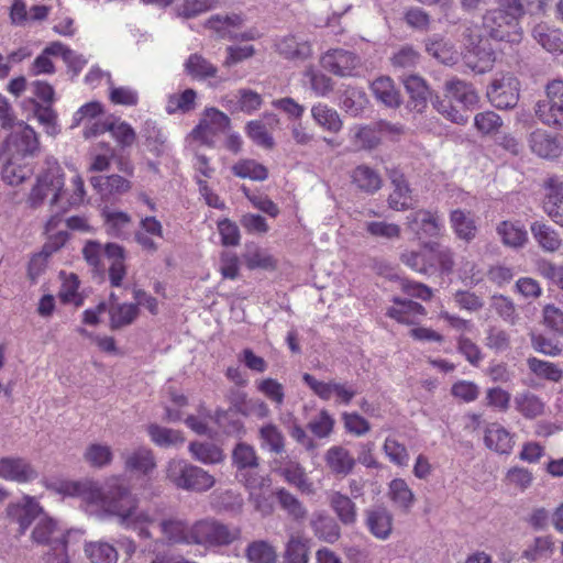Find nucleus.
<instances>
[{"instance_id":"obj_1","label":"nucleus","mask_w":563,"mask_h":563,"mask_svg":"<svg viewBox=\"0 0 563 563\" xmlns=\"http://www.w3.org/2000/svg\"><path fill=\"white\" fill-rule=\"evenodd\" d=\"M58 493L79 497L90 504H100L110 515L118 518V522L125 529L137 531L142 539H152L148 526L156 521L150 510H140L139 497L132 493L130 486L120 476L109 477L102 487L91 481L62 482Z\"/></svg>"},{"instance_id":"obj_2","label":"nucleus","mask_w":563,"mask_h":563,"mask_svg":"<svg viewBox=\"0 0 563 563\" xmlns=\"http://www.w3.org/2000/svg\"><path fill=\"white\" fill-rule=\"evenodd\" d=\"M79 530H66L53 518L43 514L37 518L32 531V539L38 544H45L44 553L46 563H70L68 549L73 542L81 538Z\"/></svg>"},{"instance_id":"obj_3","label":"nucleus","mask_w":563,"mask_h":563,"mask_svg":"<svg viewBox=\"0 0 563 563\" xmlns=\"http://www.w3.org/2000/svg\"><path fill=\"white\" fill-rule=\"evenodd\" d=\"M192 533V545L216 552L239 541L242 537V529L216 518H203L194 522Z\"/></svg>"},{"instance_id":"obj_4","label":"nucleus","mask_w":563,"mask_h":563,"mask_svg":"<svg viewBox=\"0 0 563 563\" xmlns=\"http://www.w3.org/2000/svg\"><path fill=\"white\" fill-rule=\"evenodd\" d=\"M64 186L65 178L60 165L55 158L47 157L45 168L37 175L36 181L29 194L27 203L32 208H37L44 203L45 199L49 198L51 205H56Z\"/></svg>"},{"instance_id":"obj_5","label":"nucleus","mask_w":563,"mask_h":563,"mask_svg":"<svg viewBox=\"0 0 563 563\" xmlns=\"http://www.w3.org/2000/svg\"><path fill=\"white\" fill-rule=\"evenodd\" d=\"M165 473L166 479L178 489L203 493L216 484L214 477L209 472L185 460H170Z\"/></svg>"},{"instance_id":"obj_6","label":"nucleus","mask_w":563,"mask_h":563,"mask_svg":"<svg viewBox=\"0 0 563 563\" xmlns=\"http://www.w3.org/2000/svg\"><path fill=\"white\" fill-rule=\"evenodd\" d=\"M232 465L235 467V477L245 488H254L264 483L260 472V457L255 448L245 442H239L232 451Z\"/></svg>"},{"instance_id":"obj_7","label":"nucleus","mask_w":563,"mask_h":563,"mask_svg":"<svg viewBox=\"0 0 563 563\" xmlns=\"http://www.w3.org/2000/svg\"><path fill=\"white\" fill-rule=\"evenodd\" d=\"M483 29L487 36L496 41L519 43L522 37L519 20L503 9L488 11L483 18Z\"/></svg>"},{"instance_id":"obj_8","label":"nucleus","mask_w":563,"mask_h":563,"mask_svg":"<svg viewBox=\"0 0 563 563\" xmlns=\"http://www.w3.org/2000/svg\"><path fill=\"white\" fill-rule=\"evenodd\" d=\"M230 118L216 108L205 109L199 123L192 129L189 137L208 147L216 145L217 136L230 126Z\"/></svg>"},{"instance_id":"obj_9","label":"nucleus","mask_w":563,"mask_h":563,"mask_svg":"<svg viewBox=\"0 0 563 563\" xmlns=\"http://www.w3.org/2000/svg\"><path fill=\"white\" fill-rule=\"evenodd\" d=\"M302 380L314 395L324 401L334 399L336 404L350 405L357 394L354 385L349 382H323L308 373L302 375Z\"/></svg>"},{"instance_id":"obj_10","label":"nucleus","mask_w":563,"mask_h":563,"mask_svg":"<svg viewBox=\"0 0 563 563\" xmlns=\"http://www.w3.org/2000/svg\"><path fill=\"white\" fill-rule=\"evenodd\" d=\"M519 92V80L511 74H501L492 81L487 97L497 109H512L518 103Z\"/></svg>"},{"instance_id":"obj_11","label":"nucleus","mask_w":563,"mask_h":563,"mask_svg":"<svg viewBox=\"0 0 563 563\" xmlns=\"http://www.w3.org/2000/svg\"><path fill=\"white\" fill-rule=\"evenodd\" d=\"M465 55L466 64L472 70L483 74L493 67L495 52L487 40L483 38L477 29H468Z\"/></svg>"},{"instance_id":"obj_12","label":"nucleus","mask_w":563,"mask_h":563,"mask_svg":"<svg viewBox=\"0 0 563 563\" xmlns=\"http://www.w3.org/2000/svg\"><path fill=\"white\" fill-rule=\"evenodd\" d=\"M38 139L33 128L20 122L5 141V153L16 158L34 156L38 151Z\"/></svg>"},{"instance_id":"obj_13","label":"nucleus","mask_w":563,"mask_h":563,"mask_svg":"<svg viewBox=\"0 0 563 563\" xmlns=\"http://www.w3.org/2000/svg\"><path fill=\"white\" fill-rule=\"evenodd\" d=\"M407 225L419 239L437 238L441 234L444 224L437 211L419 209L407 216Z\"/></svg>"},{"instance_id":"obj_14","label":"nucleus","mask_w":563,"mask_h":563,"mask_svg":"<svg viewBox=\"0 0 563 563\" xmlns=\"http://www.w3.org/2000/svg\"><path fill=\"white\" fill-rule=\"evenodd\" d=\"M162 541L167 545H192L194 523L178 517L165 518L159 522Z\"/></svg>"},{"instance_id":"obj_15","label":"nucleus","mask_w":563,"mask_h":563,"mask_svg":"<svg viewBox=\"0 0 563 563\" xmlns=\"http://www.w3.org/2000/svg\"><path fill=\"white\" fill-rule=\"evenodd\" d=\"M320 63L328 71L340 77H347L354 75L355 69L360 66V58L352 52L335 48L323 54Z\"/></svg>"},{"instance_id":"obj_16","label":"nucleus","mask_w":563,"mask_h":563,"mask_svg":"<svg viewBox=\"0 0 563 563\" xmlns=\"http://www.w3.org/2000/svg\"><path fill=\"white\" fill-rule=\"evenodd\" d=\"M8 518L19 525V531L23 534L31 523L43 512V508L33 497L25 496L20 501L10 503L5 509Z\"/></svg>"},{"instance_id":"obj_17","label":"nucleus","mask_w":563,"mask_h":563,"mask_svg":"<svg viewBox=\"0 0 563 563\" xmlns=\"http://www.w3.org/2000/svg\"><path fill=\"white\" fill-rule=\"evenodd\" d=\"M37 477L32 464L21 456L0 457V478L19 484L29 483Z\"/></svg>"},{"instance_id":"obj_18","label":"nucleus","mask_w":563,"mask_h":563,"mask_svg":"<svg viewBox=\"0 0 563 563\" xmlns=\"http://www.w3.org/2000/svg\"><path fill=\"white\" fill-rule=\"evenodd\" d=\"M529 147L539 157L556 158L563 151V136L538 129L528 137Z\"/></svg>"},{"instance_id":"obj_19","label":"nucleus","mask_w":563,"mask_h":563,"mask_svg":"<svg viewBox=\"0 0 563 563\" xmlns=\"http://www.w3.org/2000/svg\"><path fill=\"white\" fill-rule=\"evenodd\" d=\"M544 212L559 225L563 227V180L558 176L544 183Z\"/></svg>"},{"instance_id":"obj_20","label":"nucleus","mask_w":563,"mask_h":563,"mask_svg":"<svg viewBox=\"0 0 563 563\" xmlns=\"http://www.w3.org/2000/svg\"><path fill=\"white\" fill-rule=\"evenodd\" d=\"M155 238L163 239V225L155 217H145L140 221V228L134 234L135 242L150 254L158 250Z\"/></svg>"},{"instance_id":"obj_21","label":"nucleus","mask_w":563,"mask_h":563,"mask_svg":"<svg viewBox=\"0 0 563 563\" xmlns=\"http://www.w3.org/2000/svg\"><path fill=\"white\" fill-rule=\"evenodd\" d=\"M368 531L379 540H387L393 531V515L385 507L377 506L365 511Z\"/></svg>"},{"instance_id":"obj_22","label":"nucleus","mask_w":563,"mask_h":563,"mask_svg":"<svg viewBox=\"0 0 563 563\" xmlns=\"http://www.w3.org/2000/svg\"><path fill=\"white\" fill-rule=\"evenodd\" d=\"M351 183L362 192L376 194L383 186L380 174L366 164L354 167L351 172Z\"/></svg>"},{"instance_id":"obj_23","label":"nucleus","mask_w":563,"mask_h":563,"mask_svg":"<svg viewBox=\"0 0 563 563\" xmlns=\"http://www.w3.org/2000/svg\"><path fill=\"white\" fill-rule=\"evenodd\" d=\"M389 179L394 186L388 197V206L397 211L407 210L411 207V190L404 175L396 170H388Z\"/></svg>"},{"instance_id":"obj_24","label":"nucleus","mask_w":563,"mask_h":563,"mask_svg":"<svg viewBox=\"0 0 563 563\" xmlns=\"http://www.w3.org/2000/svg\"><path fill=\"white\" fill-rule=\"evenodd\" d=\"M328 499L331 509L342 525L352 527L357 522V507L351 497L341 492H331Z\"/></svg>"},{"instance_id":"obj_25","label":"nucleus","mask_w":563,"mask_h":563,"mask_svg":"<svg viewBox=\"0 0 563 563\" xmlns=\"http://www.w3.org/2000/svg\"><path fill=\"white\" fill-rule=\"evenodd\" d=\"M324 461L329 470L336 476L349 475L355 466L353 455L341 445L329 448L325 452Z\"/></svg>"},{"instance_id":"obj_26","label":"nucleus","mask_w":563,"mask_h":563,"mask_svg":"<svg viewBox=\"0 0 563 563\" xmlns=\"http://www.w3.org/2000/svg\"><path fill=\"white\" fill-rule=\"evenodd\" d=\"M426 51L444 65H454L459 60L455 45L450 40L437 34L426 40Z\"/></svg>"},{"instance_id":"obj_27","label":"nucleus","mask_w":563,"mask_h":563,"mask_svg":"<svg viewBox=\"0 0 563 563\" xmlns=\"http://www.w3.org/2000/svg\"><path fill=\"white\" fill-rule=\"evenodd\" d=\"M104 255L110 261L108 271L111 286H122V282L126 275V266L124 264L125 251L123 246L115 243H108L104 245Z\"/></svg>"},{"instance_id":"obj_28","label":"nucleus","mask_w":563,"mask_h":563,"mask_svg":"<svg viewBox=\"0 0 563 563\" xmlns=\"http://www.w3.org/2000/svg\"><path fill=\"white\" fill-rule=\"evenodd\" d=\"M450 225L459 240L470 243L476 238L477 225L471 211L452 210L450 212Z\"/></svg>"},{"instance_id":"obj_29","label":"nucleus","mask_w":563,"mask_h":563,"mask_svg":"<svg viewBox=\"0 0 563 563\" xmlns=\"http://www.w3.org/2000/svg\"><path fill=\"white\" fill-rule=\"evenodd\" d=\"M124 467L129 472L146 476L156 468V459L151 449L140 446L125 455Z\"/></svg>"},{"instance_id":"obj_30","label":"nucleus","mask_w":563,"mask_h":563,"mask_svg":"<svg viewBox=\"0 0 563 563\" xmlns=\"http://www.w3.org/2000/svg\"><path fill=\"white\" fill-rule=\"evenodd\" d=\"M278 472L289 485L295 486L301 493H313L312 482L308 478L305 468L297 461H285L278 468Z\"/></svg>"},{"instance_id":"obj_31","label":"nucleus","mask_w":563,"mask_h":563,"mask_svg":"<svg viewBox=\"0 0 563 563\" xmlns=\"http://www.w3.org/2000/svg\"><path fill=\"white\" fill-rule=\"evenodd\" d=\"M262 102L261 95L251 89H240L234 98L227 96L222 99V104L231 112L242 111L247 114L260 109Z\"/></svg>"},{"instance_id":"obj_32","label":"nucleus","mask_w":563,"mask_h":563,"mask_svg":"<svg viewBox=\"0 0 563 563\" xmlns=\"http://www.w3.org/2000/svg\"><path fill=\"white\" fill-rule=\"evenodd\" d=\"M310 112L314 123L323 131L336 134L342 130L343 121L334 108L318 102L311 107Z\"/></svg>"},{"instance_id":"obj_33","label":"nucleus","mask_w":563,"mask_h":563,"mask_svg":"<svg viewBox=\"0 0 563 563\" xmlns=\"http://www.w3.org/2000/svg\"><path fill=\"white\" fill-rule=\"evenodd\" d=\"M448 96L461 103L465 109H473L478 103V95L474 87L459 78H453L445 82Z\"/></svg>"},{"instance_id":"obj_34","label":"nucleus","mask_w":563,"mask_h":563,"mask_svg":"<svg viewBox=\"0 0 563 563\" xmlns=\"http://www.w3.org/2000/svg\"><path fill=\"white\" fill-rule=\"evenodd\" d=\"M402 82L410 95L412 110L421 113L427 107L428 99L433 98L426 81L417 75H410L404 78Z\"/></svg>"},{"instance_id":"obj_35","label":"nucleus","mask_w":563,"mask_h":563,"mask_svg":"<svg viewBox=\"0 0 563 563\" xmlns=\"http://www.w3.org/2000/svg\"><path fill=\"white\" fill-rule=\"evenodd\" d=\"M188 450L197 462L205 465L220 464L225 459L222 448L209 441H194Z\"/></svg>"},{"instance_id":"obj_36","label":"nucleus","mask_w":563,"mask_h":563,"mask_svg":"<svg viewBox=\"0 0 563 563\" xmlns=\"http://www.w3.org/2000/svg\"><path fill=\"white\" fill-rule=\"evenodd\" d=\"M533 38L552 54L563 53V33L545 23H539L532 29Z\"/></svg>"},{"instance_id":"obj_37","label":"nucleus","mask_w":563,"mask_h":563,"mask_svg":"<svg viewBox=\"0 0 563 563\" xmlns=\"http://www.w3.org/2000/svg\"><path fill=\"white\" fill-rule=\"evenodd\" d=\"M258 440L262 450L279 455L285 452L286 438L282 430L268 422L258 429Z\"/></svg>"},{"instance_id":"obj_38","label":"nucleus","mask_w":563,"mask_h":563,"mask_svg":"<svg viewBox=\"0 0 563 563\" xmlns=\"http://www.w3.org/2000/svg\"><path fill=\"white\" fill-rule=\"evenodd\" d=\"M395 306L390 307L387 316L397 320L398 322L410 324L415 323L417 317L423 316L426 309L422 305L409 299H394Z\"/></svg>"},{"instance_id":"obj_39","label":"nucleus","mask_w":563,"mask_h":563,"mask_svg":"<svg viewBox=\"0 0 563 563\" xmlns=\"http://www.w3.org/2000/svg\"><path fill=\"white\" fill-rule=\"evenodd\" d=\"M484 442L488 449L499 454H509L512 449L511 434L498 423L487 426Z\"/></svg>"},{"instance_id":"obj_40","label":"nucleus","mask_w":563,"mask_h":563,"mask_svg":"<svg viewBox=\"0 0 563 563\" xmlns=\"http://www.w3.org/2000/svg\"><path fill=\"white\" fill-rule=\"evenodd\" d=\"M277 52L287 59H306L311 55L308 41H298L295 35H286L275 43Z\"/></svg>"},{"instance_id":"obj_41","label":"nucleus","mask_w":563,"mask_h":563,"mask_svg":"<svg viewBox=\"0 0 563 563\" xmlns=\"http://www.w3.org/2000/svg\"><path fill=\"white\" fill-rule=\"evenodd\" d=\"M371 89L376 99L384 103L386 107L397 108L400 106V92L395 87L394 81L389 77H378L372 82Z\"/></svg>"},{"instance_id":"obj_42","label":"nucleus","mask_w":563,"mask_h":563,"mask_svg":"<svg viewBox=\"0 0 563 563\" xmlns=\"http://www.w3.org/2000/svg\"><path fill=\"white\" fill-rule=\"evenodd\" d=\"M530 230L533 239L543 251L554 253L561 247V236L552 227L536 221L531 224Z\"/></svg>"},{"instance_id":"obj_43","label":"nucleus","mask_w":563,"mask_h":563,"mask_svg":"<svg viewBox=\"0 0 563 563\" xmlns=\"http://www.w3.org/2000/svg\"><path fill=\"white\" fill-rule=\"evenodd\" d=\"M388 497L404 512H409L416 500L413 492L402 478H395L389 483Z\"/></svg>"},{"instance_id":"obj_44","label":"nucleus","mask_w":563,"mask_h":563,"mask_svg":"<svg viewBox=\"0 0 563 563\" xmlns=\"http://www.w3.org/2000/svg\"><path fill=\"white\" fill-rule=\"evenodd\" d=\"M349 135L352 144L358 150H373L380 143L376 125L355 124L350 128Z\"/></svg>"},{"instance_id":"obj_45","label":"nucleus","mask_w":563,"mask_h":563,"mask_svg":"<svg viewBox=\"0 0 563 563\" xmlns=\"http://www.w3.org/2000/svg\"><path fill=\"white\" fill-rule=\"evenodd\" d=\"M84 551L91 563H117L119 559L115 547L102 540L87 542Z\"/></svg>"},{"instance_id":"obj_46","label":"nucleus","mask_w":563,"mask_h":563,"mask_svg":"<svg viewBox=\"0 0 563 563\" xmlns=\"http://www.w3.org/2000/svg\"><path fill=\"white\" fill-rule=\"evenodd\" d=\"M423 249L429 252V258L435 263L437 271L450 274L454 267V253L449 246L438 242H426Z\"/></svg>"},{"instance_id":"obj_47","label":"nucleus","mask_w":563,"mask_h":563,"mask_svg":"<svg viewBox=\"0 0 563 563\" xmlns=\"http://www.w3.org/2000/svg\"><path fill=\"white\" fill-rule=\"evenodd\" d=\"M90 183L101 195H121L131 188L130 181L120 175L95 176Z\"/></svg>"},{"instance_id":"obj_48","label":"nucleus","mask_w":563,"mask_h":563,"mask_svg":"<svg viewBox=\"0 0 563 563\" xmlns=\"http://www.w3.org/2000/svg\"><path fill=\"white\" fill-rule=\"evenodd\" d=\"M316 537L324 542L334 543L341 537L339 523L327 515H316L311 521Z\"/></svg>"},{"instance_id":"obj_49","label":"nucleus","mask_w":563,"mask_h":563,"mask_svg":"<svg viewBox=\"0 0 563 563\" xmlns=\"http://www.w3.org/2000/svg\"><path fill=\"white\" fill-rule=\"evenodd\" d=\"M21 159L22 158L9 155L5 164L3 165L2 179L11 186L20 185L33 173V168L29 164H20Z\"/></svg>"},{"instance_id":"obj_50","label":"nucleus","mask_w":563,"mask_h":563,"mask_svg":"<svg viewBox=\"0 0 563 563\" xmlns=\"http://www.w3.org/2000/svg\"><path fill=\"white\" fill-rule=\"evenodd\" d=\"M501 242L510 247H521L528 240L527 231L517 222L503 221L496 228Z\"/></svg>"},{"instance_id":"obj_51","label":"nucleus","mask_w":563,"mask_h":563,"mask_svg":"<svg viewBox=\"0 0 563 563\" xmlns=\"http://www.w3.org/2000/svg\"><path fill=\"white\" fill-rule=\"evenodd\" d=\"M514 401L516 410L527 419H534L544 412V402L531 391L517 394Z\"/></svg>"},{"instance_id":"obj_52","label":"nucleus","mask_w":563,"mask_h":563,"mask_svg":"<svg viewBox=\"0 0 563 563\" xmlns=\"http://www.w3.org/2000/svg\"><path fill=\"white\" fill-rule=\"evenodd\" d=\"M232 174L239 178L263 181L268 177L267 168L255 159L244 158L231 167Z\"/></svg>"},{"instance_id":"obj_53","label":"nucleus","mask_w":563,"mask_h":563,"mask_svg":"<svg viewBox=\"0 0 563 563\" xmlns=\"http://www.w3.org/2000/svg\"><path fill=\"white\" fill-rule=\"evenodd\" d=\"M536 115L545 125L563 129V108L559 102L553 103L549 99L538 101Z\"/></svg>"},{"instance_id":"obj_54","label":"nucleus","mask_w":563,"mask_h":563,"mask_svg":"<svg viewBox=\"0 0 563 563\" xmlns=\"http://www.w3.org/2000/svg\"><path fill=\"white\" fill-rule=\"evenodd\" d=\"M263 478L265 479L263 484L246 489L249 492V500L254 505L255 509L263 516H268L273 512L271 496L267 495L272 481L268 475L263 476Z\"/></svg>"},{"instance_id":"obj_55","label":"nucleus","mask_w":563,"mask_h":563,"mask_svg":"<svg viewBox=\"0 0 563 563\" xmlns=\"http://www.w3.org/2000/svg\"><path fill=\"white\" fill-rule=\"evenodd\" d=\"M104 225L108 234L114 238L126 235L131 224V217L123 211L103 210Z\"/></svg>"},{"instance_id":"obj_56","label":"nucleus","mask_w":563,"mask_h":563,"mask_svg":"<svg viewBox=\"0 0 563 563\" xmlns=\"http://www.w3.org/2000/svg\"><path fill=\"white\" fill-rule=\"evenodd\" d=\"M245 556L250 563H276L275 548L264 540L251 542L245 549Z\"/></svg>"},{"instance_id":"obj_57","label":"nucleus","mask_w":563,"mask_h":563,"mask_svg":"<svg viewBox=\"0 0 563 563\" xmlns=\"http://www.w3.org/2000/svg\"><path fill=\"white\" fill-rule=\"evenodd\" d=\"M147 433L151 440L162 448L177 446L184 443L185 439L180 431L161 427L158 424H150Z\"/></svg>"},{"instance_id":"obj_58","label":"nucleus","mask_w":563,"mask_h":563,"mask_svg":"<svg viewBox=\"0 0 563 563\" xmlns=\"http://www.w3.org/2000/svg\"><path fill=\"white\" fill-rule=\"evenodd\" d=\"M185 70L194 79L202 80L214 77L218 69L203 56L191 54L185 63Z\"/></svg>"},{"instance_id":"obj_59","label":"nucleus","mask_w":563,"mask_h":563,"mask_svg":"<svg viewBox=\"0 0 563 563\" xmlns=\"http://www.w3.org/2000/svg\"><path fill=\"white\" fill-rule=\"evenodd\" d=\"M84 460L96 468H103L111 464L113 451L110 445L102 443H91L84 452Z\"/></svg>"},{"instance_id":"obj_60","label":"nucleus","mask_w":563,"mask_h":563,"mask_svg":"<svg viewBox=\"0 0 563 563\" xmlns=\"http://www.w3.org/2000/svg\"><path fill=\"white\" fill-rule=\"evenodd\" d=\"M401 262L411 269L421 274H433L437 272V265L429 258V252L408 251L400 256Z\"/></svg>"},{"instance_id":"obj_61","label":"nucleus","mask_w":563,"mask_h":563,"mask_svg":"<svg viewBox=\"0 0 563 563\" xmlns=\"http://www.w3.org/2000/svg\"><path fill=\"white\" fill-rule=\"evenodd\" d=\"M110 322L112 329L131 324L139 316V308L134 303H118L110 308Z\"/></svg>"},{"instance_id":"obj_62","label":"nucleus","mask_w":563,"mask_h":563,"mask_svg":"<svg viewBox=\"0 0 563 563\" xmlns=\"http://www.w3.org/2000/svg\"><path fill=\"white\" fill-rule=\"evenodd\" d=\"M529 369L539 378H543L553 383H558L563 377V371L554 363L542 361L537 357L527 360Z\"/></svg>"},{"instance_id":"obj_63","label":"nucleus","mask_w":563,"mask_h":563,"mask_svg":"<svg viewBox=\"0 0 563 563\" xmlns=\"http://www.w3.org/2000/svg\"><path fill=\"white\" fill-rule=\"evenodd\" d=\"M197 93L194 89H186L181 93L170 95L166 104V112L174 114L177 112L186 113L195 109Z\"/></svg>"},{"instance_id":"obj_64","label":"nucleus","mask_w":563,"mask_h":563,"mask_svg":"<svg viewBox=\"0 0 563 563\" xmlns=\"http://www.w3.org/2000/svg\"><path fill=\"white\" fill-rule=\"evenodd\" d=\"M34 115L44 128L46 134L56 136L60 132L57 113L51 106L35 103Z\"/></svg>"}]
</instances>
